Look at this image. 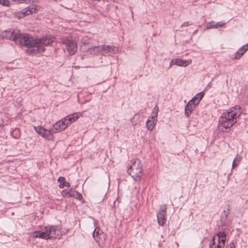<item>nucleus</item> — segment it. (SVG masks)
Wrapping results in <instances>:
<instances>
[{
    "mask_svg": "<svg viewBox=\"0 0 248 248\" xmlns=\"http://www.w3.org/2000/svg\"><path fill=\"white\" fill-rule=\"evenodd\" d=\"M226 248H235L234 243H230V244L228 246H227Z\"/></svg>",
    "mask_w": 248,
    "mask_h": 248,
    "instance_id": "29",
    "label": "nucleus"
},
{
    "mask_svg": "<svg viewBox=\"0 0 248 248\" xmlns=\"http://www.w3.org/2000/svg\"><path fill=\"white\" fill-rule=\"evenodd\" d=\"M196 105H197V104H195V103L191 100L188 101L185 109V114L186 117L189 116L190 114L194 109Z\"/></svg>",
    "mask_w": 248,
    "mask_h": 248,
    "instance_id": "13",
    "label": "nucleus"
},
{
    "mask_svg": "<svg viewBox=\"0 0 248 248\" xmlns=\"http://www.w3.org/2000/svg\"><path fill=\"white\" fill-rule=\"evenodd\" d=\"M189 25H190V24L188 22H186L184 23L183 24H182L181 27H187V26H189Z\"/></svg>",
    "mask_w": 248,
    "mask_h": 248,
    "instance_id": "31",
    "label": "nucleus"
},
{
    "mask_svg": "<svg viewBox=\"0 0 248 248\" xmlns=\"http://www.w3.org/2000/svg\"><path fill=\"white\" fill-rule=\"evenodd\" d=\"M131 164L127 169V172L136 181H139L142 175V168L140 161L138 159L131 161Z\"/></svg>",
    "mask_w": 248,
    "mask_h": 248,
    "instance_id": "4",
    "label": "nucleus"
},
{
    "mask_svg": "<svg viewBox=\"0 0 248 248\" xmlns=\"http://www.w3.org/2000/svg\"><path fill=\"white\" fill-rule=\"evenodd\" d=\"M38 6L31 5L23 9L21 12H17L15 14V16L18 18H23L27 15L35 13L37 11V8Z\"/></svg>",
    "mask_w": 248,
    "mask_h": 248,
    "instance_id": "7",
    "label": "nucleus"
},
{
    "mask_svg": "<svg viewBox=\"0 0 248 248\" xmlns=\"http://www.w3.org/2000/svg\"><path fill=\"white\" fill-rule=\"evenodd\" d=\"M60 233V228L58 226H48L45 227L43 231H35L33 236L44 239L55 238Z\"/></svg>",
    "mask_w": 248,
    "mask_h": 248,
    "instance_id": "3",
    "label": "nucleus"
},
{
    "mask_svg": "<svg viewBox=\"0 0 248 248\" xmlns=\"http://www.w3.org/2000/svg\"><path fill=\"white\" fill-rule=\"evenodd\" d=\"M158 111V108L157 105H156L153 110V112L151 114V117H149L151 120H155V121H157V114Z\"/></svg>",
    "mask_w": 248,
    "mask_h": 248,
    "instance_id": "22",
    "label": "nucleus"
},
{
    "mask_svg": "<svg viewBox=\"0 0 248 248\" xmlns=\"http://www.w3.org/2000/svg\"><path fill=\"white\" fill-rule=\"evenodd\" d=\"M191 61H185L182 59H177L174 61L172 60L170 62V67L175 64L178 66L186 67L189 64Z\"/></svg>",
    "mask_w": 248,
    "mask_h": 248,
    "instance_id": "14",
    "label": "nucleus"
},
{
    "mask_svg": "<svg viewBox=\"0 0 248 248\" xmlns=\"http://www.w3.org/2000/svg\"><path fill=\"white\" fill-rule=\"evenodd\" d=\"M67 127L63 120H62L53 124L51 131L54 133H57L64 130Z\"/></svg>",
    "mask_w": 248,
    "mask_h": 248,
    "instance_id": "11",
    "label": "nucleus"
},
{
    "mask_svg": "<svg viewBox=\"0 0 248 248\" xmlns=\"http://www.w3.org/2000/svg\"><path fill=\"white\" fill-rule=\"evenodd\" d=\"M101 0H99V1H100Z\"/></svg>",
    "mask_w": 248,
    "mask_h": 248,
    "instance_id": "37",
    "label": "nucleus"
},
{
    "mask_svg": "<svg viewBox=\"0 0 248 248\" xmlns=\"http://www.w3.org/2000/svg\"><path fill=\"white\" fill-rule=\"evenodd\" d=\"M212 82H209V83L208 84V85H207V87L211 88V86H212Z\"/></svg>",
    "mask_w": 248,
    "mask_h": 248,
    "instance_id": "35",
    "label": "nucleus"
},
{
    "mask_svg": "<svg viewBox=\"0 0 248 248\" xmlns=\"http://www.w3.org/2000/svg\"><path fill=\"white\" fill-rule=\"evenodd\" d=\"M86 37H84L81 40V43L85 44L86 43Z\"/></svg>",
    "mask_w": 248,
    "mask_h": 248,
    "instance_id": "34",
    "label": "nucleus"
},
{
    "mask_svg": "<svg viewBox=\"0 0 248 248\" xmlns=\"http://www.w3.org/2000/svg\"><path fill=\"white\" fill-rule=\"evenodd\" d=\"M74 195L73 197L76 198L78 200H81L82 199V195L78 191L74 192Z\"/></svg>",
    "mask_w": 248,
    "mask_h": 248,
    "instance_id": "24",
    "label": "nucleus"
},
{
    "mask_svg": "<svg viewBox=\"0 0 248 248\" xmlns=\"http://www.w3.org/2000/svg\"><path fill=\"white\" fill-rule=\"evenodd\" d=\"M241 156H239L238 157L237 156L236 157H235L234 158V159H233V162H236V163H238L239 164L240 162V161L241 160Z\"/></svg>",
    "mask_w": 248,
    "mask_h": 248,
    "instance_id": "27",
    "label": "nucleus"
},
{
    "mask_svg": "<svg viewBox=\"0 0 248 248\" xmlns=\"http://www.w3.org/2000/svg\"><path fill=\"white\" fill-rule=\"evenodd\" d=\"M242 113L240 107L236 106L228 111L224 112L219 118L218 127L220 131H223L221 127L228 129L232 127L236 122L237 117Z\"/></svg>",
    "mask_w": 248,
    "mask_h": 248,
    "instance_id": "2",
    "label": "nucleus"
},
{
    "mask_svg": "<svg viewBox=\"0 0 248 248\" xmlns=\"http://www.w3.org/2000/svg\"><path fill=\"white\" fill-rule=\"evenodd\" d=\"M12 1L17 3H23L26 2L27 0H12Z\"/></svg>",
    "mask_w": 248,
    "mask_h": 248,
    "instance_id": "30",
    "label": "nucleus"
},
{
    "mask_svg": "<svg viewBox=\"0 0 248 248\" xmlns=\"http://www.w3.org/2000/svg\"><path fill=\"white\" fill-rule=\"evenodd\" d=\"M245 50L243 48V47H241L235 53L234 55L235 59H239L245 53Z\"/></svg>",
    "mask_w": 248,
    "mask_h": 248,
    "instance_id": "23",
    "label": "nucleus"
},
{
    "mask_svg": "<svg viewBox=\"0 0 248 248\" xmlns=\"http://www.w3.org/2000/svg\"><path fill=\"white\" fill-rule=\"evenodd\" d=\"M243 48L245 49V51L248 50V43L242 46Z\"/></svg>",
    "mask_w": 248,
    "mask_h": 248,
    "instance_id": "33",
    "label": "nucleus"
},
{
    "mask_svg": "<svg viewBox=\"0 0 248 248\" xmlns=\"http://www.w3.org/2000/svg\"><path fill=\"white\" fill-rule=\"evenodd\" d=\"M69 189H64L62 191V194L63 197L66 198H69Z\"/></svg>",
    "mask_w": 248,
    "mask_h": 248,
    "instance_id": "25",
    "label": "nucleus"
},
{
    "mask_svg": "<svg viewBox=\"0 0 248 248\" xmlns=\"http://www.w3.org/2000/svg\"><path fill=\"white\" fill-rule=\"evenodd\" d=\"M156 122V121H155V120L148 118L146 124L147 129L150 131L152 130L155 125Z\"/></svg>",
    "mask_w": 248,
    "mask_h": 248,
    "instance_id": "21",
    "label": "nucleus"
},
{
    "mask_svg": "<svg viewBox=\"0 0 248 248\" xmlns=\"http://www.w3.org/2000/svg\"><path fill=\"white\" fill-rule=\"evenodd\" d=\"M101 231L98 228H95L93 232V236L95 241L98 244L103 246L106 241V234L103 232H100Z\"/></svg>",
    "mask_w": 248,
    "mask_h": 248,
    "instance_id": "8",
    "label": "nucleus"
},
{
    "mask_svg": "<svg viewBox=\"0 0 248 248\" xmlns=\"http://www.w3.org/2000/svg\"><path fill=\"white\" fill-rule=\"evenodd\" d=\"M99 47H101L100 48L101 49V53H103V52L105 53H108V52H111L114 53L115 51L117 50V48L113 46H105V45H102L99 46Z\"/></svg>",
    "mask_w": 248,
    "mask_h": 248,
    "instance_id": "15",
    "label": "nucleus"
},
{
    "mask_svg": "<svg viewBox=\"0 0 248 248\" xmlns=\"http://www.w3.org/2000/svg\"><path fill=\"white\" fill-rule=\"evenodd\" d=\"M230 212H229V211H226L225 210L223 211V214L220 217V223L221 225L224 226L229 225V222L227 221V218Z\"/></svg>",
    "mask_w": 248,
    "mask_h": 248,
    "instance_id": "16",
    "label": "nucleus"
},
{
    "mask_svg": "<svg viewBox=\"0 0 248 248\" xmlns=\"http://www.w3.org/2000/svg\"><path fill=\"white\" fill-rule=\"evenodd\" d=\"M35 130L43 138L48 140H53V136L51 132L42 126L34 127Z\"/></svg>",
    "mask_w": 248,
    "mask_h": 248,
    "instance_id": "9",
    "label": "nucleus"
},
{
    "mask_svg": "<svg viewBox=\"0 0 248 248\" xmlns=\"http://www.w3.org/2000/svg\"><path fill=\"white\" fill-rule=\"evenodd\" d=\"M0 4L3 6H8L9 5V1L8 0H0Z\"/></svg>",
    "mask_w": 248,
    "mask_h": 248,
    "instance_id": "26",
    "label": "nucleus"
},
{
    "mask_svg": "<svg viewBox=\"0 0 248 248\" xmlns=\"http://www.w3.org/2000/svg\"><path fill=\"white\" fill-rule=\"evenodd\" d=\"M203 95L204 93L202 92L197 93L190 100L194 102L195 104L198 105L203 97Z\"/></svg>",
    "mask_w": 248,
    "mask_h": 248,
    "instance_id": "20",
    "label": "nucleus"
},
{
    "mask_svg": "<svg viewBox=\"0 0 248 248\" xmlns=\"http://www.w3.org/2000/svg\"><path fill=\"white\" fill-rule=\"evenodd\" d=\"M79 117L78 113H75L72 114H70L64 118L62 120L65 122V125L67 127L69 124L76 121Z\"/></svg>",
    "mask_w": 248,
    "mask_h": 248,
    "instance_id": "12",
    "label": "nucleus"
},
{
    "mask_svg": "<svg viewBox=\"0 0 248 248\" xmlns=\"http://www.w3.org/2000/svg\"><path fill=\"white\" fill-rule=\"evenodd\" d=\"M76 190L73 189V188H71L70 189H69V197H73L74 193V192H76Z\"/></svg>",
    "mask_w": 248,
    "mask_h": 248,
    "instance_id": "28",
    "label": "nucleus"
},
{
    "mask_svg": "<svg viewBox=\"0 0 248 248\" xmlns=\"http://www.w3.org/2000/svg\"><path fill=\"white\" fill-rule=\"evenodd\" d=\"M217 236L218 238V244L215 247V236H214L212 239V242L210 244V248H224L225 243L226 239V235L224 232H219L217 234Z\"/></svg>",
    "mask_w": 248,
    "mask_h": 248,
    "instance_id": "6",
    "label": "nucleus"
},
{
    "mask_svg": "<svg viewBox=\"0 0 248 248\" xmlns=\"http://www.w3.org/2000/svg\"><path fill=\"white\" fill-rule=\"evenodd\" d=\"M231 210L230 206V205H227V211H230Z\"/></svg>",
    "mask_w": 248,
    "mask_h": 248,
    "instance_id": "36",
    "label": "nucleus"
},
{
    "mask_svg": "<svg viewBox=\"0 0 248 248\" xmlns=\"http://www.w3.org/2000/svg\"><path fill=\"white\" fill-rule=\"evenodd\" d=\"M166 205L160 206L159 211L157 215L158 223L160 226H163L166 222Z\"/></svg>",
    "mask_w": 248,
    "mask_h": 248,
    "instance_id": "10",
    "label": "nucleus"
},
{
    "mask_svg": "<svg viewBox=\"0 0 248 248\" xmlns=\"http://www.w3.org/2000/svg\"><path fill=\"white\" fill-rule=\"evenodd\" d=\"M239 164L236 163V162H234L233 161L232 164V169L235 168L237 166H238Z\"/></svg>",
    "mask_w": 248,
    "mask_h": 248,
    "instance_id": "32",
    "label": "nucleus"
},
{
    "mask_svg": "<svg viewBox=\"0 0 248 248\" xmlns=\"http://www.w3.org/2000/svg\"><path fill=\"white\" fill-rule=\"evenodd\" d=\"M61 41L65 45L70 55H74L76 53L78 49V46L75 41L65 38L62 39Z\"/></svg>",
    "mask_w": 248,
    "mask_h": 248,
    "instance_id": "5",
    "label": "nucleus"
},
{
    "mask_svg": "<svg viewBox=\"0 0 248 248\" xmlns=\"http://www.w3.org/2000/svg\"><path fill=\"white\" fill-rule=\"evenodd\" d=\"M2 36L15 41L16 44L33 47L31 53L35 54L44 52L45 46L50 45L53 42L52 39L49 37L34 39L28 34H21L19 31H16L12 30L5 31L2 33Z\"/></svg>",
    "mask_w": 248,
    "mask_h": 248,
    "instance_id": "1",
    "label": "nucleus"
},
{
    "mask_svg": "<svg viewBox=\"0 0 248 248\" xmlns=\"http://www.w3.org/2000/svg\"><path fill=\"white\" fill-rule=\"evenodd\" d=\"M100 48H101V47H99V46H95L88 49L87 52L92 55L98 54L101 53Z\"/></svg>",
    "mask_w": 248,
    "mask_h": 248,
    "instance_id": "18",
    "label": "nucleus"
},
{
    "mask_svg": "<svg viewBox=\"0 0 248 248\" xmlns=\"http://www.w3.org/2000/svg\"><path fill=\"white\" fill-rule=\"evenodd\" d=\"M58 181L60 183L59 185V187L62 188L64 186L69 187L71 185L69 182L65 181V179L64 177H59Z\"/></svg>",
    "mask_w": 248,
    "mask_h": 248,
    "instance_id": "19",
    "label": "nucleus"
},
{
    "mask_svg": "<svg viewBox=\"0 0 248 248\" xmlns=\"http://www.w3.org/2000/svg\"><path fill=\"white\" fill-rule=\"evenodd\" d=\"M225 23L222 22H218L215 23V22L211 21L207 23L206 29L217 28L218 27H223Z\"/></svg>",
    "mask_w": 248,
    "mask_h": 248,
    "instance_id": "17",
    "label": "nucleus"
}]
</instances>
